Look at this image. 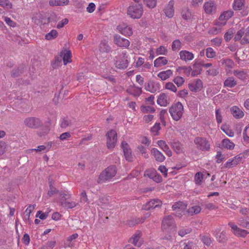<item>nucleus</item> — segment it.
Segmentation results:
<instances>
[{"instance_id":"49","label":"nucleus","mask_w":249,"mask_h":249,"mask_svg":"<svg viewBox=\"0 0 249 249\" xmlns=\"http://www.w3.org/2000/svg\"><path fill=\"white\" fill-rule=\"evenodd\" d=\"M60 196L61 197L60 199L66 200L67 199H70L71 197V194L68 190H63L59 192Z\"/></svg>"},{"instance_id":"1","label":"nucleus","mask_w":249,"mask_h":249,"mask_svg":"<svg viewBox=\"0 0 249 249\" xmlns=\"http://www.w3.org/2000/svg\"><path fill=\"white\" fill-rule=\"evenodd\" d=\"M169 112L174 120L179 121L184 113L183 106L180 102H178L172 105L169 109Z\"/></svg>"},{"instance_id":"39","label":"nucleus","mask_w":249,"mask_h":249,"mask_svg":"<svg viewBox=\"0 0 249 249\" xmlns=\"http://www.w3.org/2000/svg\"><path fill=\"white\" fill-rule=\"evenodd\" d=\"M201 211V208L199 206H194L189 207L187 210L186 212L190 215H193L194 214H196L199 213Z\"/></svg>"},{"instance_id":"3","label":"nucleus","mask_w":249,"mask_h":249,"mask_svg":"<svg viewBox=\"0 0 249 249\" xmlns=\"http://www.w3.org/2000/svg\"><path fill=\"white\" fill-rule=\"evenodd\" d=\"M128 55L126 51L122 52L115 57L114 64L117 68L124 69L128 67Z\"/></svg>"},{"instance_id":"28","label":"nucleus","mask_w":249,"mask_h":249,"mask_svg":"<svg viewBox=\"0 0 249 249\" xmlns=\"http://www.w3.org/2000/svg\"><path fill=\"white\" fill-rule=\"evenodd\" d=\"M151 154L154 157L155 160L159 162H162L165 160V157L163 154L157 148H153L151 149Z\"/></svg>"},{"instance_id":"23","label":"nucleus","mask_w":249,"mask_h":249,"mask_svg":"<svg viewBox=\"0 0 249 249\" xmlns=\"http://www.w3.org/2000/svg\"><path fill=\"white\" fill-rule=\"evenodd\" d=\"M169 99L167 93H160L157 99V103L158 105L162 107H166L169 104Z\"/></svg>"},{"instance_id":"47","label":"nucleus","mask_w":249,"mask_h":249,"mask_svg":"<svg viewBox=\"0 0 249 249\" xmlns=\"http://www.w3.org/2000/svg\"><path fill=\"white\" fill-rule=\"evenodd\" d=\"M181 15L182 18L186 20L190 19L192 17L191 12L188 8H183L181 11Z\"/></svg>"},{"instance_id":"30","label":"nucleus","mask_w":249,"mask_h":249,"mask_svg":"<svg viewBox=\"0 0 249 249\" xmlns=\"http://www.w3.org/2000/svg\"><path fill=\"white\" fill-rule=\"evenodd\" d=\"M126 91L129 94L133 95L135 96H138L141 94L142 89L141 88H139L133 85H130L127 89Z\"/></svg>"},{"instance_id":"13","label":"nucleus","mask_w":249,"mask_h":249,"mask_svg":"<svg viewBox=\"0 0 249 249\" xmlns=\"http://www.w3.org/2000/svg\"><path fill=\"white\" fill-rule=\"evenodd\" d=\"M117 29L120 33L125 36H130L133 34L132 28L124 23L119 25Z\"/></svg>"},{"instance_id":"27","label":"nucleus","mask_w":249,"mask_h":249,"mask_svg":"<svg viewBox=\"0 0 249 249\" xmlns=\"http://www.w3.org/2000/svg\"><path fill=\"white\" fill-rule=\"evenodd\" d=\"M233 116L236 119H240L244 116V113L242 110L237 106H233L231 109Z\"/></svg>"},{"instance_id":"44","label":"nucleus","mask_w":249,"mask_h":249,"mask_svg":"<svg viewBox=\"0 0 249 249\" xmlns=\"http://www.w3.org/2000/svg\"><path fill=\"white\" fill-rule=\"evenodd\" d=\"M215 237L217 240L220 243L225 242L227 240L226 233L224 231L217 233Z\"/></svg>"},{"instance_id":"63","label":"nucleus","mask_w":249,"mask_h":249,"mask_svg":"<svg viewBox=\"0 0 249 249\" xmlns=\"http://www.w3.org/2000/svg\"><path fill=\"white\" fill-rule=\"evenodd\" d=\"M160 129V123H156L151 128V131L154 135H158Z\"/></svg>"},{"instance_id":"25","label":"nucleus","mask_w":249,"mask_h":249,"mask_svg":"<svg viewBox=\"0 0 249 249\" xmlns=\"http://www.w3.org/2000/svg\"><path fill=\"white\" fill-rule=\"evenodd\" d=\"M157 144L169 157L172 155V152L170 149L169 146L167 144L165 141L163 140H160L157 142Z\"/></svg>"},{"instance_id":"29","label":"nucleus","mask_w":249,"mask_h":249,"mask_svg":"<svg viewBox=\"0 0 249 249\" xmlns=\"http://www.w3.org/2000/svg\"><path fill=\"white\" fill-rule=\"evenodd\" d=\"M186 207L187 205L181 201L177 202L172 206L173 210H178L180 215L184 213Z\"/></svg>"},{"instance_id":"9","label":"nucleus","mask_w":249,"mask_h":249,"mask_svg":"<svg viewBox=\"0 0 249 249\" xmlns=\"http://www.w3.org/2000/svg\"><path fill=\"white\" fill-rule=\"evenodd\" d=\"M107 146L108 149H112L114 148L117 142V133L114 130H111L106 134Z\"/></svg>"},{"instance_id":"26","label":"nucleus","mask_w":249,"mask_h":249,"mask_svg":"<svg viewBox=\"0 0 249 249\" xmlns=\"http://www.w3.org/2000/svg\"><path fill=\"white\" fill-rule=\"evenodd\" d=\"M179 55L180 58L185 61H191L194 58V55L193 53L186 50L180 51Z\"/></svg>"},{"instance_id":"41","label":"nucleus","mask_w":249,"mask_h":249,"mask_svg":"<svg viewBox=\"0 0 249 249\" xmlns=\"http://www.w3.org/2000/svg\"><path fill=\"white\" fill-rule=\"evenodd\" d=\"M177 71L180 73H184L188 76L190 75L191 72L192 71V68L190 66H182L178 67L177 69Z\"/></svg>"},{"instance_id":"15","label":"nucleus","mask_w":249,"mask_h":249,"mask_svg":"<svg viewBox=\"0 0 249 249\" xmlns=\"http://www.w3.org/2000/svg\"><path fill=\"white\" fill-rule=\"evenodd\" d=\"M242 155H237L232 158H231L224 164L225 168H232L237 165L242 160Z\"/></svg>"},{"instance_id":"58","label":"nucleus","mask_w":249,"mask_h":249,"mask_svg":"<svg viewBox=\"0 0 249 249\" xmlns=\"http://www.w3.org/2000/svg\"><path fill=\"white\" fill-rule=\"evenodd\" d=\"M157 172L155 169H148L145 171L144 176L152 179Z\"/></svg>"},{"instance_id":"21","label":"nucleus","mask_w":249,"mask_h":249,"mask_svg":"<svg viewBox=\"0 0 249 249\" xmlns=\"http://www.w3.org/2000/svg\"><path fill=\"white\" fill-rule=\"evenodd\" d=\"M174 1L173 0H170L167 5L163 10V12L166 16L169 18H172L174 15Z\"/></svg>"},{"instance_id":"24","label":"nucleus","mask_w":249,"mask_h":249,"mask_svg":"<svg viewBox=\"0 0 249 249\" xmlns=\"http://www.w3.org/2000/svg\"><path fill=\"white\" fill-rule=\"evenodd\" d=\"M202 87V83L200 79H197L188 85L190 90L194 92L200 91Z\"/></svg>"},{"instance_id":"8","label":"nucleus","mask_w":249,"mask_h":249,"mask_svg":"<svg viewBox=\"0 0 249 249\" xmlns=\"http://www.w3.org/2000/svg\"><path fill=\"white\" fill-rule=\"evenodd\" d=\"M176 227L175 222L170 215L164 217L162 221L161 229L165 231H170Z\"/></svg>"},{"instance_id":"20","label":"nucleus","mask_w":249,"mask_h":249,"mask_svg":"<svg viewBox=\"0 0 249 249\" xmlns=\"http://www.w3.org/2000/svg\"><path fill=\"white\" fill-rule=\"evenodd\" d=\"M60 56L62 58L64 65H67L72 62V54L70 50L66 49L62 50L60 52Z\"/></svg>"},{"instance_id":"51","label":"nucleus","mask_w":249,"mask_h":249,"mask_svg":"<svg viewBox=\"0 0 249 249\" xmlns=\"http://www.w3.org/2000/svg\"><path fill=\"white\" fill-rule=\"evenodd\" d=\"M168 53L167 48L163 46H160L156 49V53L157 55H166Z\"/></svg>"},{"instance_id":"43","label":"nucleus","mask_w":249,"mask_h":249,"mask_svg":"<svg viewBox=\"0 0 249 249\" xmlns=\"http://www.w3.org/2000/svg\"><path fill=\"white\" fill-rule=\"evenodd\" d=\"M58 32L56 30H52L49 33L46 34L45 38L46 39L51 40L55 39L58 36Z\"/></svg>"},{"instance_id":"53","label":"nucleus","mask_w":249,"mask_h":249,"mask_svg":"<svg viewBox=\"0 0 249 249\" xmlns=\"http://www.w3.org/2000/svg\"><path fill=\"white\" fill-rule=\"evenodd\" d=\"M181 47V42L179 40H174L172 44V49L174 51H177L180 50Z\"/></svg>"},{"instance_id":"48","label":"nucleus","mask_w":249,"mask_h":249,"mask_svg":"<svg viewBox=\"0 0 249 249\" xmlns=\"http://www.w3.org/2000/svg\"><path fill=\"white\" fill-rule=\"evenodd\" d=\"M223 61L224 62L223 64L225 65L226 71H231V70L234 64L233 62L230 59H224Z\"/></svg>"},{"instance_id":"61","label":"nucleus","mask_w":249,"mask_h":249,"mask_svg":"<svg viewBox=\"0 0 249 249\" xmlns=\"http://www.w3.org/2000/svg\"><path fill=\"white\" fill-rule=\"evenodd\" d=\"M173 81L179 87L183 85L184 79L181 76H177L174 79Z\"/></svg>"},{"instance_id":"16","label":"nucleus","mask_w":249,"mask_h":249,"mask_svg":"<svg viewBox=\"0 0 249 249\" xmlns=\"http://www.w3.org/2000/svg\"><path fill=\"white\" fill-rule=\"evenodd\" d=\"M24 124L29 128H36L40 125V121L38 118L30 117L24 120Z\"/></svg>"},{"instance_id":"60","label":"nucleus","mask_w":249,"mask_h":249,"mask_svg":"<svg viewBox=\"0 0 249 249\" xmlns=\"http://www.w3.org/2000/svg\"><path fill=\"white\" fill-rule=\"evenodd\" d=\"M191 231V229L188 228H185L180 229L178 231V234L181 237L184 236L185 235L189 234Z\"/></svg>"},{"instance_id":"22","label":"nucleus","mask_w":249,"mask_h":249,"mask_svg":"<svg viewBox=\"0 0 249 249\" xmlns=\"http://www.w3.org/2000/svg\"><path fill=\"white\" fill-rule=\"evenodd\" d=\"M161 205V202L159 199H152L147 202L142 207V209L145 210H149L154 209Z\"/></svg>"},{"instance_id":"32","label":"nucleus","mask_w":249,"mask_h":249,"mask_svg":"<svg viewBox=\"0 0 249 249\" xmlns=\"http://www.w3.org/2000/svg\"><path fill=\"white\" fill-rule=\"evenodd\" d=\"M222 147L224 148L232 150L235 147L234 143L229 139H224L221 142Z\"/></svg>"},{"instance_id":"34","label":"nucleus","mask_w":249,"mask_h":249,"mask_svg":"<svg viewBox=\"0 0 249 249\" xmlns=\"http://www.w3.org/2000/svg\"><path fill=\"white\" fill-rule=\"evenodd\" d=\"M49 190L48 191L47 195L51 197L53 195L59 193V191L54 187V182L50 178L49 179Z\"/></svg>"},{"instance_id":"50","label":"nucleus","mask_w":249,"mask_h":249,"mask_svg":"<svg viewBox=\"0 0 249 249\" xmlns=\"http://www.w3.org/2000/svg\"><path fill=\"white\" fill-rule=\"evenodd\" d=\"M79 202L82 204L89 203L88 196L87 195L86 192L85 190H83L80 193Z\"/></svg>"},{"instance_id":"35","label":"nucleus","mask_w":249,"mask_h":249,"mask_svg":"<svg viewBox=\"0 0 249 249\" xmlns=\"http://www.w3.org/2000/svg\"><path fill=\"white\" fill-rule=\"evenodd\" d=\"M59 202L61 206L68 209L73 208L78 205V203L74 201H66L62 199H59Z\"/></svg>"},{"instance_id":"7","label":"nucleus","mask_w":249,"mask_h":249,"mask_svg":"<svg viewBox=\"0 0 249 249\" xmlns=\"http://www.w3.org/2000/svg\"><path fill=\"white\" fill-rule=\"evenodd\" d=\"M233 15V12L230 10L223 12L220 15L218 20H217L214 25L220 27H223L227 23V20L230 19Z\"/></svg>"},{"instance_id":"56","label":"nucleus","mask_w":249,"mask_h":249,"mask_svg":"<svg viewBox=\"0 0 249 249\" xmlns=\"http://www.w3.org/2000/svg\"><path fill=\"white\" fill-rule=\"evenodd\" d=\"M141 109L144 113L154 112L155 111V109L153 107L149 106H142L141 107Z\"/></svg>"},{"instance_id":"59","label":"nucleus","mask_w":249,"mask_h":249,"mask_svg":"<svg viewBox=\"0 0 249 249\" xmlns=\"http://www.w3.org/2000/svg\"><path fill=\"white\" fill-rule=\"evenodd\" d=\"M203 178V175L200 172H197L195 176V181L196 184L200 185Z\"/></svg>"},{"instance_id":"55","label":"nucleus","mask_w":249,"mask_h":249,"mask_svg":"<svg viewBox=\"0 0 249 249\" xmlns=\"http://www.w3.org/2000/svg\"><path fill=\"white\" fill-rule=\"evenodd\" d=\"M206 55L208 58H212L215 56L216 53L211 47H209L206 50Z\"/></svg>"},{"instance_id":"57","label":"nucleus","mask_w":249,"mask_h":249,"mask_svg":"<svg viewBox=\"0 0 249 249\" xmlns=\"http://www.w3.org/2000/svg\"><path fill=\"white\" fill-rule=\"evenodd\" d=\"M164 87L166 89L170 90L173 92H176L177 91V89L176 87L172 82L166 83Z\"/></svg>"},{"instance_id":"36","label":"nucleus","mask_w":249,"mask_h":249,"mask_svg":"<svg viewBox=\"0 0 249 249\" xmlns=\"http://www.w3.org/2000/svg\"><path fill=\"white\" fill-rule=\"evenodd\" d=\"M237 84V81L233 77L227 78L224 82V86L226 88H232Z\"/></svg>"},{"instance_id":"6","label":"nucleus","mask_w":249,"mask_h":249,"mask_svg":"<svg viewBox=\"0 0 249 249\" xmlns=\"http://www.w3.org/2000/svg\"><path fill=\"white\" fill-rule=\"evenodd\" d=\"M234 39L235 41L241 40L242 44L249 43V26L239 30L235 35Z\"/></svg>"},{"instance_id":"14","label":"nucleus","mask_w":249,"mask_h":249,"mask_svg":"<svg viewBox=\"0 0 249 249\" xmlns=\"http://www.w3.org/2000/svg\"><path fill=\"white\" fill-rule=\"evenodd\" d=\"M31 18L32 22L37 25H43L46 23V17L40 12L33 13Z\"/></svg>"},{"instance_id":"54","label":"nucleus","mask_w":249,"mask_h":249,"mask_svg":"<svg viewBox=\"0 0 249 249\" xmlns=\"http://www.w3.org/2000/svg\"><path fill=\"white\" fill-rule=\"evenodd\" d=\"M0 6L6 9H11L12 4L9 0H0Z\"/></svg>"},{"instance_id":"19","label":"nucleus","mask_w":249,"mask_h":249,"mask_svg":"<svg viewBox=\"0 0 249 249\" xmlns=\"http://www.w3.org/2000/svg\"><path fill=\"white\" fill-rule=\"evenodd\" d=\"M145 89L151 93H154L160 90V85L158 82L149 81L145 87Z\"/></svg>"},{"instance_id":"46","label":"nucleus","mask_w":249,"mask_h":249,"mask_svg":"<svg viewBox=\"0 0 249 249\" xmlns=\"http://www.w3.org/2000/svg\"><path fill=\"white\" fill-rule=\"evenodd\" d=\"M143 4L150 9L154 8L157 4V0H143Z\"/></svg>"},{"instance_id":"33","label":"nucleus","mask_w":249,"mask_h":249,"mask_svg":"<svg viewBox=\"0 0 249 249\" xmlns=\"http://www.w3.org/2000/svg\"><path fill=\"white\" fill-rule=\"evenodd\" d=\"M168 63L167 58L163 56H160L156 59L154 61V66L155 67L159 68L165 66Z\"/></svg>"},{"instance_id":"4","label":"nucleus","mask_w":249,"mask_h":249,"mask_svg":"<svg viewBox=\"0 0 249 249\" xmlns=\"http://www.w3.org/2000/svg\"><path fill=\"white\" fill-rule=\"evenodd\" d=\"M116 168L115 166H108L100 174L99 177V182L102 183L110 180L116 175Z\"/></svg>"},{"instance_id":"10","label":"nucleus","mask_w":249,"mask_h":249,"mask_svg":"<svg viewBox=\"0 0 249 249\" xmlns=\"http://www.w3.org/2000/svg\"><path fill=\"white\" fill-rule=\"evenodd\" d=\"M142 232L137 231L129 239V242L135 246L140 248L143 243V240L142 238Z\"/></svg>"},{"instance_id":"18","label":"nucleus","mask_w":249,"mask_h":249,"mask_svg":"<svg viewBox=\"0 0 249 249\" xmlns=\"http://www.w3.org/2000/svg\"><path fill=\"white\" fill-rule=\"evenodd\" d=\"M229 225L231 228L233 233L236 236L245 237L248 234L246 230L240 229L232 222H230Z\"/></svg>"},{"instance_id":"45","label":"nucleus","mask_w":249,"mask_h":249,"mask_svg":"<svg viewBox=\"0 0 249 249\" xmlns=\"http://www.w3.org/2000/svg\"><path fill=\"white\" fill-rule=\"evenodd\" d=\"M221 129L230 137H233L234 135L233 131L226 124L222 125Z\"/></svg>"},{"instance_id":"37","label":"nucleus","mask_w":249,"mask_h":249,"mask_svg":"<svg viewBox=\"0 0 249 249\" xmlns=\"http://www.w3.org/2000/svg\"><path fill=\"white\" fill-rule=\"evenodd\" d=\"M171 146L177 154H181L184 152L182 145L178 141L173 142Z\"/></svg>"},{"instance_id":"40","label":"nucleus","mask_w":249,"mask_h":249,"mask_svg":"<svg viewBox=\"0 0 249 249\" xmlns=\"http://www.w3.org/2000/svg\"><path fill=\"white\" fill-rule=\"evenodd\" d=\"M245 4V0H234L232 8L235 10H241Z\"/></svg>"},{"instance_id":"12","label":"nucleus","mask_w":249,"mask_h":249,"mask_svg":"<svg viewBox=\"0 0 249 249\" xmlns=\"http://www.w3.org/2000/svg\"><path fill=\"white\" fill-rule=\"evenodd\" d=\"M203 8L206 14L213 15L216 12L217 5L214 1L210 0L204 3Z\"/></svg>"},{"instance_id":"38","label":"nucleus","mask_w":249,"mask_h":249,"mask_svg":"<svg viewBox=\"0 0 249 249\" xmlns=\"http://www.w3.org/2000/svg\"><path fill=\"white\" fill-rule=\"evenodd\" d=\"M69 3V0H50L51 6H66Z\"/></svg>"},{"instance_id":"62","label":"nucleus","mask_w":249,"mask_h":249,"mask_svg":"<svg viewBox=\"0 0 249 249\" xmlns=\"http://www.w3.org/2000/svg\"><path fill=\"white\" fill-rule=\"evenodd\" d=\"M99 47L100 51L102 52H108L110 50V48L109 47V46L104 42H102L100 43Z\"/></svg>"},{"instance_id":"42","label":"nucleus","mask_w":249,"mask_h":249,"mask_svg":"<svg viewBox=\"0 0 249 249\" xmlns=\"http://www.w3.org/2000/svg\"><path fill=\"white\" fill-rule=\"evenodd\" d=\"M233 74L234 76L242 80L246 79L247 76V73L242 71L234 70Z\"/></svg>"},{"instance_id":"31","label":"nucleus","mask_w":249,"mask_h":249,"mask_svg":"<svg viewBox=\"0 0 249 249\" xmlns=\"http://www.w3.org/2000/svg\"><path fill=\"white\" fill-rule=\"evenodd\" d=\"M173 74V71L171 70H168L160 72L158 74V77L160 80L164 81L169 78Z\"/></svg>"},{"instance_id":"11","label":"nucleus","mask_w":249,"mask_h":249,"mask_svg":"<svg viewBox=\"0 0 249 249\" xmlns=\"http://www.w3.org/2000/svg\"><path fill=\"white\" fill-rule=\"evenodd\" d=\"M114 43L118 47L127 48L130 45V41L124 38L121 37L119 35H115L113 36Z\"/></svg>"},{"instance_id":"5","label":"nucleus","mask_w":249,"mask_h":249,"mask_svg":"<svg viewBox=\"0 0 249 249\" xmlns=\"http://www.w3.org/2000/svg\"><path fill=\"white\" fill-rule=\"evenodd\" d=\"M194 143L196 147L202 151H208L210 149V143L206 138L204 137H196L194 139Z\"/></svg>"},{"instance_id":"2","label":"nucleus","mask_w":249,"mask_h":249,"mask_svg":"<svg viewBox=\"0 0 249 249\" xmlns=\"http://www.w3.org/2000/svg\"><path fill=\"white\" fill-rule=\"evenodd\" d=\"M143 8L141 4H134L130 5L127 10V15L133 19H139L142 16Z\"/></svg>"},{"instance_id":"64","label":"nucleus","mask_w":249,"mask_h":249,"mask_svg":"<svg viewBox=\"0 0 249 249\" xmlns=\"http://www.w3.org/2000/svg\"><path fill=\"white\" fill-rule=\"evenodd\" d=\"M243 139L245 142H249V125L247 126L244 131Z\"/></svg>"},{"instance_id":"52","label":"nucleus","mask_w":249,"mask_h":249,"mask_svg":"<svg viewBox=\"0 0 249 249\" xmlns=\"http://www.w3.org/2000/svg\"><path fill=\"white\" fill-rule=\"evenodd\" d=\"M210 28L208 31V34L211 35H216L221 32V28L222 27L216 26Z\"/></svg>"},{"instance_id":"17","label":"nucleus","mask_w":249,"mask_h":249,"mask_svg":"<svg viewBox=\"0 0 249 249\" xmlns=\"http://www.w3.org/2000/svg\"><path fill=\"white\" fill-rule=\"evenodd\" d=\"M122 148L123 150L124 156L126 160L131 161L133 160L132 152L128 144L125 141H123L121 144Z\"/></svg>"}]
</instances>
